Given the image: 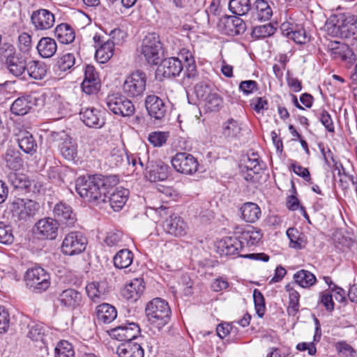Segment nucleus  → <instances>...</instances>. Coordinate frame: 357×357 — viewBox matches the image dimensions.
Returning <instances> with one entry per match:
<instances>
[{"instance_id": "obj_1", "label": "nucleus", "mask_w": 357, "mask_h": 357, "mask_svg": "<svg viewBox=\"0 0 357 357\" xmlns=\"http://www.w3.org/2000/svg\"><path fill=\"white\" fill-rule=\"evenodd\" d=\"M0 63H3L8 72L15 77H20L26 72L27 61L15 46L4 43L0 46Z\"/></svg>"}, {"instance_id": "obj_2", "label": "nucleus", "mask_w": 357, "mask_h": 357, "mask_svg": "<svg viewBox=\"0 0 357 357\" xmlns=\"http://www.w3.org/2000/svg\"><path fill=\"white\" fill-rule=\"evenodd\" d=\"M145 311L150 324L158 330L163 328L170 320V307L166 301L160 298H155L149 301Z\"/></svg>"}, {"instance_id": "obj_3", "label": "nucleus", "mask_w": 357, "mask_h": 357, "mask_svg": "<svg viewBox=\"0 0 357 357\" xmlns=\"http://www.w3.org/2000/svg\"><path fill=\"white\" fill-rule=\"evenodd\" d=\"M75 188L79 196L88 202L100 203L105 199V195L101 194L96 175L79 177L76 181Z\"/></svg>"}, {"instance_id": "obj_4", "label": "nucleus", "mask_w": 357, "mask_h": 357, "mask_svg": "<svg viewBox=\"0 0 357 357\" xmlns=\"http://www.w3.org/2000/svg\"><path fill=\"white\" fill-rule=\"evenodd\" d=\"M146 74L142 70H135L124 80L123 91L128 98L140 99L146 91Z\"/></svg>"}, {"instance_id": "obj_5", "label": "nucleus", "mask_w": 357, "mask_h": 357, "mask_svg": "<svg viewBox=\"0 0 357 357\" xmlns=\"http://www.w3.org/2000/svg\"><path fill=\"white\" fill-rule=\"evenodd\" d=\"M162 43L155 33H148L143 39L139 52L148 63L157 65L160 61Z\"/></svg>"}, {"instance_id": "obj_6", "label": "nucleus", "mask_w": 357, "mask_h": 357, "mask_svg": "<svg viewBox=\"0 0 357 357\" xmlns=\"http://www.w3.org/2000/svg\"><path fill=\"white\" fill-rule=\"evenodd\" d=\"M25 278L27 287L36 293L43 292L50 286V274L40 266L29 268Z\"/></svg>"}, {"instance_id": "obj_7", "label": "nucleus", "mask_w": 357, "mask_h": 357, "mask_svg": "<svg viewBox=\"0 0 357 357\" xmlns=\"http://www.w3.org/2000/svg\"><path fill=\"white\" fill-rule=\"evenodd\" d=\"M126 96L112 93L107 96L105 102L107 108L115 114L122 116H131L135 114V107Z\"/></svg>"}, {"instance_id": "obj_8", "label": "nucleus", "mask_w": 357, "mask_h": 357, "mask_svg": "<svg viewBox=\"0 0 357 357\" xmlns=\"http://www.w3.org/2000/svg\"><path fill=\"white\" fill-rule=\"evenodd\" d=\"M86 244V238L82 232L71 231L65 236L61 251L65 255L74 256L84 251Z\"/></svg>"}, {"instance_id": "obj_9", "label": "nucleus", "mask_w": 357, "mask_h": 357, "mask_svg": "<svg viewBox=\"0 0 357 357\" xmlns=\"http://www.w3.org/2000/svg\"><path fill=\"white\" fill-rule=\"evenodd\" d=\"M174 169L180 173L192 174L198 168V162L191 154L185 152L177 153L171 160Z\"/></svg>"}, {"instance_id": "obj_10", "label": "nucleus", "mask_w": 357, "mask_h": 357, "mask_svg": "<svg viewBox=\"0 0 357 357\" xmlns=\"http://www.w3.org/2000/svg\"><path fill=\"white\" fill-rule=\"evenodd\" d=\"M170 168L161 160H150L144 167V174L151 182L166 180L169 175Z\"/></svg>"}, {"instance_id": "obj_11", "label": "nucleus", "mask_w": 357, "mask_h": 357, "mask_svg": "<svg viewBox=\"0 0 357 357\" xmlns=\"http://www.w3.org/2000/svg\"><path fill=\"white\" fill-rule=\"evenodd\" d=\"M39 204L31 199H18L13 204V215L20 220H27L33 217L38 210Z\"/></svg>"}, {"instance_id": "obj_12", "label": "nucleus", "mask_w": 357, "mask_h": 357, "mask_svg": "<svg viewBox=\"0 0 357 357\" xmlns=\"http://www.w3.org/2000/svg\"><path fill=\"white\" fill-rule=\"evenodd\" d=\"M218 26L222 33L231 36L243 34L246 29L244 21L236 16L225 15L220 19Z\"/></svg>"}, {"instance_id": "obj_13", "label": "nucleus", "mask_w": 357, "mask_h": 357, "mask_svg": "<svg viewBox=\"0 0 357 357\" xmlns=\"http://www.w3.org/2000/svg\"><path fill=\"white\" fill-rule=\"evenodd\" d=\"M59 226L56 219L44 218L35 224L33 231L39 238L54 240L57 236Z\"/></svg>"}, {"instance_id": "obj_14", "label": "nucleus", "mask_w": 357, "mask_h": 357, "mask_svg": "<svg viewBox=\"0 0 357 357\" xmlns=\"http://www.w3.org/2000/svg\"><path fill=\"white\" fill-rule=\"evenodd\" d=\"M108 333L112 338L126 342L136 339L140 333V328L138 324L130 322L112 328Z\"/></svg>"}, {"instance_id": "obj_15", "label": "nucleus", "mask_w": 357, "mask_h": 357, "mask_svg": "<svg viewBox=\"0 0 357 357\" xmlns=\"http://www.w3.org/2000/svg\"><path fill=\"white\" fill-rule=\"evenodd\" d=\"M100 87V79L95 67L92 65H86L84 68V78L82 83L83 92L88 95L96 94Z\"/></svg>"}, {"instance_id": "obj_16", "label": "nucleus", "mask_w": 357, "mask_h": 357, "mask_svg": "<svg viewBox=\"0 0 357 357\" xmlns=\"http://www.w3.org/2000/svg\"><path fill=\"white\" fill-rule=\"evenodd\" d=\"M31 21L36 31H46L54 26L55 17L49 10L38 9L32 13Z\"/></svg>"}, {"instance_id": "obj_17", "label": "nucleus", "mask_w": 357, "mask_h": 357, "mask_svg": "<svg viewBox=\"0 0 357 357\" xmlns=\"http://www.w3.org/2000/svg\"><path fill=\"white\" fill-rule=\"evenodd\" d=\"M243 248V242L237 237H225L218 242L217 252L220 256H238Z\"/></svg>"}, {"instance_id": "obj_18", "label": "nucleus", "mask_w": 357, "mask_h": 357, "mask_svg": "<svg viewBox=\"0 0 357 357\" xmlns=\"http://www.w3.org/2000/svg\"><path fill=\"white\" fill-rule=\"evenodd\" d=\"M181 58L169 57L162 60L157 69V74H161L165 78L178 76L184 66Z\"/></svg>"}, {"instance_id": "obj_19", "label": "nucleus", "mask_w": 357, "mask_h": 357, "mask_svg": "<svg viewBox=\"0 0 357 357\" xmlns=\"http://www.w3.org/2000/svg\"><path fill=\"white\" fill-rule=\"evenodd\" d=\"M165 231L174 236H183L187 234L188 225L184 220L176 214H172L163 223Z\"/></svg>"}, {"instance_id": "obj_20", "label": "nucleus", "mask_w": 357, "mask_h": 357, "mask_svg": "<svg viewBox=\"0 0 357 357\" xmlns=\"http://www.w3.org/2000/svg\"><path fill=\"white\" fill-rule=\"evenodd\" d=\"M54 219L61 224L66 227H71L74 226L77 221L75 213L73 212L71 206L66 203L60 202L55 205L53 210Z\"/></svg>"}, {"instance_id": "obj_21", "label": "nucleus", "mask_w": 357, "mask_h": 357, "mask_svg": "<svg viewBox=\"0 0 357 357\" xmlns=\"http://www.w3.org/2000/svg\"><path fill=\"white\" fill-rule=\"evenodd\" d=\"M145 106L149 114L157 120L163 119L167 113V105L160 98L155 95L146 96Z\"/></svg>"}, {"instance_id": "obj_22", "label": "nucleus", "mask_w": 357, "mask_h": 357, "mask_svg": "<svg viewBox=\"0 0 357 357\" xmlns=\"http://www.w3.org/2000/svg\"><path fill=\"white\" fill-rule=\"evenodd\" d=\"M37 98L32 94L17 98L10 106L11 112L16 116L26 114L36 105Z\"/></svg>"}, {"instance_id": "obj_23", "label": "nucleus", "mask_w": 357, "mask_h": 357, "mask_svg": "<svg viewBox=\"0 0 357 357\" xmlns=\"http://www.w3.org/2000/svg\"><path fill=\"white\" fill-rule=\"evenodd\" d=\"M16 140L19 147L24 153L31 155L36 153L38 149L37 142L30 132L24 129H20L16 133Z\"/></svg>"}, {"instance_id": "obj_24", "label": "nucleus", "mask_w": 357, "mask_h": 357, "mask_svg": "<svg viewBox=\"0 0 357 357\" xmlns=\"http://www.w3.org/2000/svg\"><path fill=\"white\" fill-rule=\"evenodd\" d=\"M93 40L96 46H99L96 52L95 56L96 60L101 63H106L114 54V44L107 40L102 41L100 36L98 35H95L93 36Z\"/></svg>"}, {"instance_id": "obj_25", "label": "nucleus", "mask_w": 357, "mask_h": 357, "mask_svg": "<svg viewBox=\"0 0 357 357\" xmlns=\"http://www.w3.org/2000/svg\"><path fill=\"white\" fill-rule=\"evenodd\" d=\"M79 116L80 119L88 127L101 128L105 124L100 112L94 107L82 109Z\"/></svg>"}, {"instance_id": "obj_26", "label": "nucleus", "mask_w": 357, "mask_h": 357, "mask_svg": "<svg viewBox=\"0 0 357 357\" xmlns=\"http://www.w3.org/2000/svg\"><path fill=\"white\" fill-rule=\"evenodd\" d=\"M128 196L129 190L128 189L121 187L116 188L107 196V202L114 211H119L126 204Z\"/></svg>"}, {"instance_id": "obj_27", "label": "nucleus", "mask_w": 357, "mask_h": 357, "mask_svg": "<svg viewBox=\"0 0 357 357\" xmlns=\"http://www.w3.org/2000/svg\"><path fill=\"white\" fill-rule=\"evenodd\" d=\"M109 290V284L105 280L92 282L86 287V294L93 302L105 299Z\"/></svg>"}, {"instance_id": "obj_28", "label": "nucleus", "mask_w": 357, "mask_h": 357, "mask_svg": "<svg viewBox=\"0 0 357 357\" xmlns=\"http://www.w3.org/2000/svg\"><path fill=\"white\" fill-rule=\"evenodd\" d=\"M60 304L71 309H75L82 304V296L81 293L74 289H67L58 296Z\"/></svg>"}, {"instance_id": "obj_29", "label": "nucleus", "mask_w": 357, "mask_h": 357, "mask_svg": "<svg viewBox=\"0 0 357 357\" xmlns=\"http://www.w3.org/2000/svg\"><path fill=\"white\" fill-rule=\"evenodd\" d=\"M116 354L119 357H144V351L140 344L130 340L119 344Z\"/></svg>"}, {"instance_id": "obj_30", "label": "nucleus", "mask_w": 357, "mask_h": 357, "mask_svg": "<svg viewBox=\"0 0 357 357\" xmlns=\"http://www.w3.org/2000/svg\"><path fill=\"white\" fill-rule=\"evenodd\" d=\"M144 290V286L142 280L135 278L124 286L121 290V295L128 301H136Z\"/></svg>"}, {"instance_id": "obj_31", "label": "nucleus", "mask_w": 357, "mask_h": 357, "mask_svg": "<svg viewBox=\"0 0 357 357\" xmlns=\"http://www.w3.org/2000/svg\"><path fill=\"white\" fill-rule=\"evenodd\" d=\"M96 319L99 324H107L117 317V310L109 303H102L96 307Z\"/></svg>"}, {"instance_id": "obj_32", "label": "nucleus", "mask_w": 357, "mask_h": 357, "mask_svg": "<svg viewBox=\"0 0 357 357\" xmlns=\"http://www.w3.org/2000/svg\"><path fill=\"white\" fill-rule=\"evenodd\" d=\"M178 56L185 62L184 76L188 79H193L197 76V71L195 61L192 52L186 48L179 49Z\"/></svg>"}, {"instance_id": "obj_33", "label": "nucleus", "mask_w": 357, "mask_h": 357, "mask_svg": "<svg viewBox=\"0 0 357 357\" xmlns=\"http://www.w3.org/2000/svg\"><path fill=\"white\" fill-rule=\"evenodd\" d=\"M96 176L101 194L105 195V199L101 202L107 203V196L114 190L113 188L119 183V178L116 175L96 174Z\"/></svg>"}, {"instance_id": "obj_34", "label": "nucleus", "mask_w": 357, "mask_h": 357, "mask_svg": "<svg viewBox=\"0 0 357 357\" xmlns=\"http://www.w3.org/2000/svg\"><path fill=\"white\" fill-rule=\"evenodd\" d=\"M273 15L272 9L268 0H256L255 2V10L252 13V18L255 21H267Z\"/></svg>"}, {"instance_id": "obj_35", "label": "nucleus", "mask_w": 357, "mask_h": 357, "mask_svg": "<svg viewBox=\"0 0 357 357\" xmlns=\"http://www.w3.org/2000/svg\"><path fill=\"white\" fill-rule=\"evenodd\" d=\"M241 218L247 222L254 223L261 217V209L254 202H245L240 208Z\"/></svg>"}, {"instance_id": "obj_36", "label": "nucleus", "mask_w": 357, "mask_h": 357, "mask_svg": "<svg viewBox=\"0 0 357 357\" xmlns=\"http://www.w3.org/2000/svg\"><path fill=\"white\" fill-rule=\"evenodd\" d=\"M47 71V67L44 62L36 60L27 61L26 72L31 78L36 80L43 79L46 76Z\"/></svg>"}, {"instance_id": "obj_37", "label": "nucleus", "mask_w": 357, "mask_h": 357, "mask_svg": "<svg viewBox=\"0 0 357 357\" xmlns=\"http://www.w3.org/2000/svg\"><path fill=\"white\" fill-rule=\"evenodd\" d=\"M54 34L57 40L62 44H70L75 39L74 29L66 23L57 25L54 29Z\"/></svg>"}, {"instance_id": "obj_38", "label": "nucleus", "mask_w": 357, "mask_h": 357, "mask_svg": "<svg viewBox=\"0 0 357 357\" xmlns=\"http://www.w3.org/2000/svg\"><path fill=\"white\" fill-rule=\"evenodd\" d=\"M37 50L43 58H50L57 50L56 41L50 37H43L38 43Z\"/></svg>"}, {"instance_id": "obj_39", "label": "nucleus", "mask_w": 357, "mask_h": 357, "mask_svg": "<svg viewBox=\"0 0 357 357\" xmlns=\"http://www.w3.org/2000/svg\"><path fill=\"white\" fill-rule=\"evenodd\" d=\"M59 151L65 159L73 160L77 155V144L72 138L68 137L59 144Z\"/></svg>"}, {"instance_id": "obj_40", "label": "nucleus", "mask_w": 357, "mask_h": 357, "mask_svg": "<svg viewBox=\"0 0 357 357\" xmlns=\"http://www.w3.org/2000/svg\"><path fill=\"white\" fill-rule=\"evenodd\" d=\"M342 38H349L355 36L357 38L356 15H349L347 17L342 15Z\"/></svg>"}, {"instance_id": "obj_41", "label": "nucleus", "mask_w": 357, "mask_h": 357, "mask_svg": "<svg viewBox=\"0 0 357 357\" xmlns=\"http://www.w3.org/2000/svg\"><path fill=\"white\" fill-rule=\"evenodd\" d=\"M133 257L134 255L130 250L122 249L114 256V265L119 269L126 268L132 264Z\"/></svg>"}, {"instance_id": "obj_42", "label": "nucleus", "mask_w": 357, "mask_h": 357, "mask_svg": "<svg viewBox=\"0 0 357 357\" xmlns=\"http://www.w3.org/2000/svg\"><path fill=\"white\" fill-rule=\"evenodd\" d=\"M241 132V123L233 119H228L222 125V135L228 140L238 138L240 137Z\"/></svg>"}, {"instance_id": "obj_43", "label": "nucleus", "mask_w": 357, "mask_h": 357, "mask_svg": "<svg viewBox=\"0 0 357 357\" xmlns=\"http://www.w3.org/2000/svg\"><path fill=\"white\" fill-rule=\"evenodd\" d=\"M8 180L15 189L31 190V181L25 174L10 172L8 175Z\"/></svg>"}, {"instance_id": "obj_44", "label": "nucleus", "mask_w": 357, "mask_h": 357, "mask_svg": "<svg viewBox=\"0 0 357 357\" xmlns=\"http://www.w3.org/2000/svg\"><path fill=\"white\" fill-rule=\"evenodd\" d=\"M342 15H335L326 22L324 28L328 35L332 37L342 38Z\"/></svg>"}, {"instance_id": "obj_45", "label": "nucleus", "mask_w": 357, "mask_h": 357, "mask_svg": "<svg viewBox=\"0 0 357 357\" xmlns=\"http://www.w3.org/2000/svg\"><path fill=\"white\" fill-rule=\"evenodd\" d=\"M295 282L303 288H309L313 286L317 278L315 275L307 270H300L294 275Z\"/></svg>"}, {"instance_id": "obj_46", "label": "nucleus", "mask_w": 357, "mask_h": 357, "mask_svg": "<svg viewBox=\"0 0 357 357\" xmlns=\"http://www.w3.org/2000/svg\"><path fill=\"white\" fill-rule=\"evenodd\" d=\"M245 167L247 169L248 172V175L245 177V178L248 180H252L253 176L251 174V172L257 174H259V172L262 169V164L259 160V158L257 154L252 153L251 155L248 157V160L245 162Z\"/></svg>"}, {"instance_id": "obj_47", "label": "nucleus", "mask_w": 357, "mask_h": 357, "mask_svg": "<svg viewBox=\"0 0 357 357\" xmlns=\"http://www.w3.org/2000/svg\"><path fill=\"white\" fill-rule=\"evenodd\" d=\"M261 238L262 234L260 229L249 227L241 233L239 239L243 243L246 242L248 245H255L261 241Z\"/></svg>"}, {"instance_id": "obj_48", "label": "nucleus", "mask_w": 357, "mask_h": 357, "mask_svg": "<svg viewBox=\"0 0 357 357\" xmlns=\"http://www.w3.org/2000/svg\"><path fill=\"white\" fill-rule=\"evenodd\" d=\"M229 9L236 15L243 16L250 10L251 3L250 0H230Z\"/></svg>"}, {"instance_id": "obj_49", "label": "nucleus", "mask_w": 357, "mask_h": 357, "mask_svg": "<svg viewBox=\"0 0 357 357\" xmlns=\"http://www.w3.org/2000/svg\"><path fill=\"white\" fill-rule=\"evenodd\" d=\"M277 27L272 23H267L263 25L255 26L252 28L251 36L255 39L264 38L273 36Z\"/></svg>"}, {"instance_id": "obj_50", "label": "nucleus", "mask_w": 357, "mask_h": 357, "mask_svg": "<svg viewBox=\"0 0 357 357\" xmlns=\"http://www.w3.org/2000/svg\"><path fill=\"white\" fill-rule=\"evenodd\" d=\"M27 337L35 342H44L45 326L42 323H33L28 326Z\"/></svg>"}, {"instance_id": "obj_51", "label": "nucleus", "mask_w": 357, "mask_h": 357, "mask_svg": "<svg viewBox=\"0 0 357 357\" xmlns=\"http://www.w3.org/2000/svg\"><path fill=\"white\" fill-rule=\"evenodd\" d=\"M203 102L207 111L216 112L222 107L223 100L215 90Z\"/></svg>"}, {"instance_id": "obj_52", "label": "nucleus", "mask_w": 357, "mask_h": 357, "mask_svg": "<svg viewBox=\"0 0 357 357\" xmlns=\"http://www.w3.org/2000/svg\"><path fill=\"white\" fill-rule=\"evenodd\" d=\"M215 90L211 84L201 82L195 85L194 92L196 97L203 102Z\"/></svg>"}, {"instance_id": "obj_53", "label": "nucleus", "mask_w": 357, "mask_h": 357, "mask_svg": "<svg viewBox=\"0 0 357 357\" xmlns=\"http://www.w3.org/2000/svg\"><path fill=\"white\" fill-rule=\"evenodd\" d=\"M75 64V57L73 53H66L58 58L56 67L62 72L71 70Z\"/></svg>"}, {"instance_id": "obj_54", "label": "nucleus", "mask_w": 357, "mask_h": 357, "mask_svg": "<svg viewBox=\"0 0 357 357\" xmlns=\"http://www.w3.org/2000/svg\"><path fill=\"white\" fill-rule=\"evenodd\" d=\"M6 166L13 170H17L22 167V160L18 152L8 151L4 156Z\"/></svg>"}, {"instance_id": "obj_55", "label": "nucleus", "mask_w": 357, "mask_h": 357, "mask_svg": "<svg viewBox=\"0 0 357 357\" xmlns=\"http://www.w3.org/2000/svg\"><path fill=\"white\" fill-rule=\"evenodd\" d=\"M55 357H75L73 345L66 340H61L54 349Z\"/></svg>"}, {"instance_id": "obj_56", "label": "nucleus", "mask_w": 357, "mask_h": 357, "mask_svg": "<svg viewBox=\"0 0 357 357\" xmlns=\"http://www.w3.org/2000/svg\"><path fill=\"white\" fill-rule=\"evenodd\" d=\"M126 159L128 164H132L135 167V169L139 167L141 169L144 170V167L149 161L147 152L139 153L137 155H126Z\"/></svg>"}, {"instance_id": "obj_57", "label": "nucleus", "mask_w": 357, "mask_h": 357, "mask_svg": "<svg viewBox=\"0 0 357 357\" xmlns=\"http://www.w3.org/2000/svg\"><path fill=\"white\" fill-rule=\"evenodd\" d=\"M287 235L289 238L291 248L301 250L305 247V241L303 237H301L296 229L289 228L287 231Z\"/></svg>"}, {"instance_id": "obj_58", "label": "nucleus", "mask_w": 357, "mask_h": 357, "mask_svg": "<svg viewBox=\"0 0 357 357\" xmlns=\"http://www.w3.org/2000/svg\"><path fill=\"white\" fill-rule=\"evenodd\" d=\"M167 132L155 131L149 134L148 140L155 147L162 146L169 138Z\"/></svg>"}, {"instance_id": "obj_59", "label": "nucleus", "mask_w": 357, "mask_h": 357, "mask_svg": "<svg viewBox=\"0 0 357 357\" xmlns=\"http://www.w3.org/2000/svg\"><path fill=\"white\" fill-rule=\"evenodd\" d=\"M289 38L293 40L298 44H305L310 40V37L307 36L306 31L299 24L296 25L294 30H293Z\"/></svg>"}, {"instance_id": "obj_60", "label": "nucleus", "mask_w": 357, "mask_h": 357, "mask_svg": "<svg viewBox=\"0 0 357 357\" xmlns=\"http://www.w3.org/2000/svg\"><path fill=\"white\" fill-rule=\"evenodd\" d=\"M331 56L335 59H340L342 61L349 60V61H351L352 60L351 57L354 56V53L348 45L342 43L338 49L333 52Z\"/></svg>"}, {"instance_id": "obj_61", "label": "nucleus", "mask_w": 357, "mask_h": 357, "mask_svg": "<svg viewBox=\"0 0 357 357\" xmlns=\"http://www.w3.org/2000/svg\"><path fill=\"white\" fill-rule=\"evenodd\" d=\"M14 241V236L11 227L0 222V243L3 244H11Z\"/></svg>"}, {"instance_id": "obj_62", "label": "nucleus", "mask_w": 357, "mask_h": 357, "mask_svg": "<svg viewBox=\"0 0 357 357\" xmlns=\"http://www.w3.org/2000/svg\"><path fill=\"white\" fill-rule=\"evenodd\" d=\"M253 299L256 312L259 317H262L265 312L264 297L261 291L255 289L253 291Z\"/></svg>"}, {"instance_id": "obj_63", "label": "nucleus", "mask_w": 357, "mask_h": 357, "mask_svg": "<svg viewBox=\"0 0 357 357\" xmlns=\"http://www.w3.org/2000/svg\"><path fill=\"white\" fill-rule=\"evenodd\" d=\"M289 305L287 312L289 315L294 316L298 312L300 294L294 289H291L289 293Z\"/></svg>"}, {"instance_id": "obj_64", "label": "nucleus", "mask_w": 357, "mask_h": 357, "mask_svg": "<svg viewBox=\"0 0 357 357\" xmlns=\"http://www.w3.org/2000/svg\"><path fill=\"white\" fill-rule=\"evenodd\" d=\"M123 233L119 231L109 232L105 239L107 245L109 247L121 245Z\"/></svg>"}]
</instances>
